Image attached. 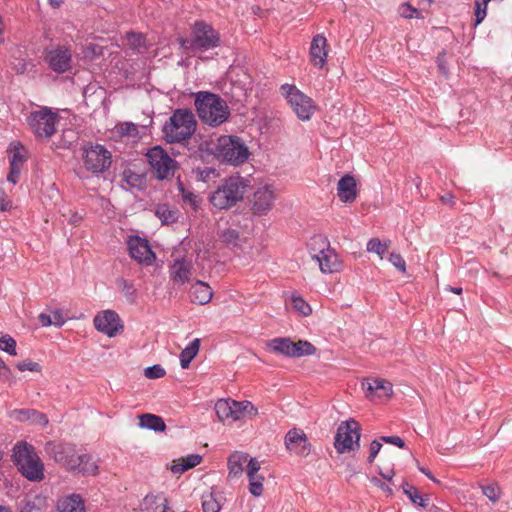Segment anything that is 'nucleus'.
I'll list each match as a JSON object with an SVG mask.
<instances>
[{
	"instance_id": "nucleus-26",
	"label": "nucleus",
	"mask_w": 512,
	"mask_h": 512,
	"mask_svg": "<svg viewBox=\"0 0 512 512\" xmlns=\"http://www.w3.org/2000/svg\"><path fill=\"white\" fill-rule=\"evenodd\" d=\"M201 460L202 457L199 454H190L187 457L174 460L171 466V471L174 474H182L200 464Z\"/></svg>"
},
{
	"instance_id": "nucleus-30",
	"label": "nucleus",
	"mask_w": 512,
	"mask_h": 512,
	"mask_svg": "<svg viewBox=\"0 0 512 512\" xmlns=\"http://www.w3.org/2000/svg\"><path fill=\"white\" fill-rule=\"evenodd\" d=\"M323 273H332L337 270V255L332 249L326 250L324 254L314 259Z\"/></svg>"
},
{
	"instance_id": "nucleus-21",
	"label": "nucleus",
	"mask_w": 512,
	"mask_h": 512,
	"mask_svg": "<svg viewBox=\"0 0 512 512\" xmlns=\"http://www.w3.org/2000/svg\"><path fill=\"white\" fill-rule=\"evenodd\" d=\"M352 420L342 422L336 432L334 447L339 454L349 452L352 449Z\"/></svg>"
},
{
	"instance_id": "nucleus-28",
	"label": "nucleus",
	"mask_w": 512,
	"mask_h": 512,
	"mask_svg": "<svg viewBox=\"0 0 512 512\" xmlns=\"http://www.w3.org/2000/svg\"><path fill=\"white\" fill-rule=\"evenodd\" d=\"M139 426L155 432H163L166 429V424L160 416L149 413L139 416Z\"/></svg>"
},
{
	"instance_id": "nucleus-14",
	"label": "nucleus",
	"mask_w": 512,
	"mask_h": 512,
	"mask_svg": "<svg viewBox=\"0 0 512 512\" xmlns=\"http://www.w3.org/2000/svg\"><path fill=\"white\" fill-rule=\"evenodd\" d=\"M130 256L140 264L151 265L155 253L151 250L148 240L139 236H130L127 241Z\"/></svg>"
},
{
	"instance_id": "nucleus-47",
	"label": "nucleus",
	"mask_w": 512,
	"mask_h": 512,
	"mask_svg": "<svg viewBox=\"0 0 512 512\" xmlns=\"http://www.w3.org/2000/svg\"><path fill=\"white\" fill-rule=\"evenodd\" d=\"M400 15L403 18L411 19V18H421V13L414 7H412L409 3H404L400 7Z\"/></svg>"
},
{
	"instance_id": "nucleus-48",
	"label": "nucleus",
	"mask_w": 512,
	"mask_h": 512,
	"mask_svg": "<svg viewBox=\"0 0 512 512\" xmlns=\"http://www.w3.org/2000/svg\"><path fill=\"white\" fill-rule=\"evenodd\" d=\"M144 375L148 379H158L165 375V370L162 366L157 364V365L147 367L144 371Z\"/></svg>"
},
{
	"instance_id": "nucleus-58",
	"label": "nucleus",
	"mask_w": 512,
	"mask_h": 512,
	"mask_svg": "<svg viewBox=\"0 0 512 512\" xmlns=\"http://www.w3.org/2000/svg\"><path fill=\"white\" fill-rule=\"evenodd\" d=\"M382 447V444L377 441V440H373L370 444V453H369V456H368V462L369 463H372L374 461V459L376 458L377 454L379 453L380 449Z\"/></svg>"
},
{
	"instance_id": "nucleus-5",
	"label": "nucleus",
	"mask_w": 512,
	"mask_h": 512,
	"mask_svg": "<svg viewBox=\"0 0 512 512\" xmlns=\"http://www.w3.org/2000/svg\"><path fill=\"white\" fill-rule=\"evenodd\" d=\"M247 183L239 176H231L223 181L209 197L210 203L217 209H228L242 201Z\"/></svg>"
},
{
	"instance_id": "nucleus-4",
	"label": "nucleus",
	"mask_w": 512,
	"mask_h": 512,
	"mask_svg": "<svg viewBox=\"0 0 512 512\" xmlns=\"http://www.w3.org/2000/svg\"><path fill=\"white\" fill-rule=\"evenodd\" d=\"M12 459L19 471L30 481L44 478V465L32 445L19 442L13 448Z\"/></svg>"
},
{
	"instance_id": "nucleus-17",
	"label": "nucleus",
	"mask_w": 512,
	"mask_h": 512,
	"mask_svg": "<svg viewBox=\"0 0 512 512\" xmlns=\"http://www.w3.org/2000/svg\"><path fill=\"white\" fill-rule=\"evenodd\" d=\"M275 200V192L272 186L265 185L259 187L253 198V212L258 215H265L271 210Z\"/></svg>"
},
{
	"instance_id": "nucleus-13",
	"label": "nucleus",
	"mask_w": 512,
	"mask_h": 512,
	"mask_svg": "<svg viewBox=\"0 0 512 512\" xmlns=\"http://www.w3.org/2000/svg\"><path fill=\"white\" fill-rule=\"evenodd\" d=\"M44 61L56 73H65L72 68V53L61 45L46 48Z\"/></svg>"
},
{
	"instance_id": "nucleus-44",
	"label": "nucleus",
	"mask_w": 512,
	"mask_h": 512,
	"mask_svg": "<svg viewBox=\"0 0 512 512\" xmlns=\"http://www.w3.org/2000/svg\"><path fill=\"white\" fill-rule=\"evenodd\" d=\"M292 305L293 308L298 311L303 316H308L311 314V307L310 305L301 297L299 296H293L292 299Z\"/></svg>"
},
{
	"instance_id": "nucleus-10",
	"label": "nucleus",
	"mask_w": 512,
	"mask_h": 512,
	"mask_svg": "<svg viewBox=\"0 0 512 512\" xmlns=\"http://www.w3.org/2000/svg\"><path fill=\"white\" fill-rule=\"evenodd\" d=\"M281 94L285 97L292 110L301 120H309L314 105L310 97L302 93L296 86L291 84H283L280 87Z\"/></svg>"
},
{
	"instance_id": "nucleus-9",
	"label": "nucleus",
	"mask_w": 512,
	"mask_h": 512,
	"mask_svg": "<svg viewBox=\"0 0 512 512\" xmlns=\"http://www.w3.org/2000/svg\"><path fill=\"white\" fill-rule=\"evenodd\" d=\"M215 412L220 421L233 420L237 421L246 415L255 416L258 409L249 401H234L220 399L215 404Z\"/></svg>"
},
{
	"instance_id": "nucleus-38",
	"label": "nucleus",
	"mask_w": 512,
	"mask_h": 512,
	"mask_svg": "<svg viewBox=\"0 0 512 512\" xmlns=\"http://www.w3.org/2000/svg\"><path fill=\"white\" fill-rule=\"evenodd\" d=\"M315 352L316 348L312 343L299 340L298 342H294L292 357L309 356L315 354Z\"/></svg>"
},
{
	"instance_id": "nucleus-3",
	"label": "nucleus",
	"mask_w": 512,
	"mask_h": 512,
	"mask_svg": "<svg viewBox=\"0 0 512 512\" xmlns=\"http://www.w3.org/2000/svg\"><path fill=\"white\" fill-rule=\"evenodd\" d=\"M197 122L190 109H176L164 124L162 132L168 143H182L195 133Z\"/></svg>"
},
{
	"instance_id": "nucleus-6",
	"label": "nucleus",
	"mask_w": 512,
	"mask_h": 512,
	"mask_svg": "<svg viewBox=\"0 0 512 512\" xmlns=\"http://www.w3.org/2000/svg\"><path fill=\"white\" fill-rule=\"evenodd\" d=\"M217 159L231 165H240L249 158L246 144L237 136L223 135L217 139L213 148Z\"/></svg>"
},
{
	"instance_id": "nucleus-12",
	"label": "nucleus",
	"mask_w": 512,
	"mask_h": 512,
	"mask_svg": "<svg viewBox=\"0 0 512 512\" xmlns=\"http://www.w3.org/2000/svg\"><path fill=\"white\" fill-rule=\"evenodd\" d=\"M219 33L204 22H196L189 48L205 51L219 46Z\"/></svg>"
},
{
	"instance_id": "nucleus-54",
	"label": "nucleus",
	"mask_w": 512,
	"mask_h": 512,
	"mask_svg": "<svg viewBox=\"0 0 512 512\" xmlns=\"http://www.w3.org/2000/svg\"><path fill=\"white\" fill-rule=\"evenodd\" d=\"M50 315L52 325L54 326L60 327L66 322V318L64 317L62 311L59 309L51 311Z\"/></svg>"
},
{
	"instance_id": "nucleus-39",
	"label": "nucleus",
	"mask_w": 512,
	"mask_h": 512,
	"mask_svg": "<svg viewBox=\"0 0 512 512\" xmlns=\"http://www.w3.org/2000/svg\"><path fill=\"white\" fill-rule=\"evenodd\" d=\"M123 181L129 188H141L144 182V178L130 169L124 170L122 174Z\"/></svg>"
},
{
	"instance_id": "nucleus-2",
	"label": "nucleus",
	"mask_w": 512,
	"mask_h": 512,
	"mask_svg": "<svg viewBox=\"0 0 512 512\" xmlns=\"http://www.w3.org/2000/svg\"><path fill=\"white\" fill-rule=\"evenodd\" d=\"M194 105L202 123L218 127L228 121L230 108L227 102L218 94L209 91H199L194 94Z\"/></svg>"
},
{
	"instance_id": "nucleus-57",
	"label": "nucleus",
	"mask_w": 512,
	"mask_h": 512,
	"mask_svg": "<svg viewBox=\"0 0 512 512\" xmlns=\"http://www.w3.org/2000/svg\"><path fill=\"white\" fill-rule=\"evenodd\" d=\"M21 168L22 167H19L16 165H14V166L10 165V171L7 175V181L12 184H16L20 177Z\"/></svg>"
},
{
	"instance_id": "nucleus-40",
	"label": "nucleus",
	"mask_w": 512,
	"mask_h": 512,
	"mask_svg": "<svg viewBox=\"0 0 512 512\" xmlns=\"http://www.w3.org/2000/svg\"><path fill=\"white\" fill-rule=\"evenodd\" d=\"M182 201L184 204L189 205L192 209L196 210L200 204V198L194 192L187 190L182 184L179 185Z\"/></svg>"
},
{
	"instance_id": "nucleus-19",
	"label": "nucleus",
	"mask_w": 512,
	"mask_h": 512,
	"mask_svg": "<svg viewBox=\"0 0 512 512\" xmlns=\"http://www.w3.org/2000/svg\"><path fill=\"white\" fill-rule=\"evenodd\" d=\"M286 448L297 455L306 456L310 452V444L306 434L300 430H289L285 436Z\"/></svg>"
},
{
	"instance_id": "nucleus-55",
	"label": "nucleus",
	"mask_w": 512,
	"mask_h": 512,
	"mask_svg": "<svg viewBox=\"0 0 512 512\" xmlns=\"http://www.w3.org/2000/svg\"><path fill=\"white\" fill-rule=\"evenodd\" d=\"M119 132L121 135L135 136L138 133V128L133 123H124L120 126Z\"/></svg>"
},
{
	"instance_id": "nucleus-43",
	"label": "nucleus",
	"mask_w": 512,
	"mask_h": 512,
	"mask_svg": "<svg viewBox=\"0 0 512 512\" xmlns=\"http://www.w3.org/2000/svg\"><path fill=\"white\" fill-rule=\"evenodd\" d=\"M221 240L228 246H238L239 232L235 229H226L220 235Z\"/></svg>"
},
{
	"instance_id": "nucleus-62",
	"label": "nucleus",
	"mask_w": 512,
	"mask_h": 512,
	"mask_svg": "<svg viewBox=\"0 0 512 512\" xmlns=\"http://www.w3.org/2000/svg\"><path fill=\"white\" fill-rule=\"evenodd\" d=\"M38 318H39V321L42 324V326H51L52 325L50 314L41 313Z\"/></svg>"
},
{
	"instance_id": "nucleus-11",
	"label": "nucleus",
	"mask_w": 512,
	"mask_h": 512,
	"mask_svg": "<svg viewBox=\"0 0 512 512\" xmlns=\"http://www.w3.org/2000/svg\"><path fill=\"white\" fill-rule=\"evenodd\" d=\"M147 158L158 179L163 180L174 176L177 162L163 148L160 146L151 148Z\"/></svg>"
},
{
	"instance_id": "nucleus-34",
	"label": "nucleus",
	"mask_w": 512,
	"mask_h": 512,
	"mask_svg": "<svg viewBox=\"0 0 512 512\" xmlns=\"http://www.w3.org/2000/svg\"><path fill=\"white\" fill-rule=\"evenodd\" d=\"M337 196L342 202L352 200V175L347 173L337 184Z\"/></svg>"
},
{
	"instance_id": "nucleus-16",
	"label": "nucleus",
	"mask_w": 512,
	"mask_h": 512,
	"mask_svg": "<svg viewBox=\"0 0 512 512\" xmlns=\"http://www.w3.org/2000/svg\"><path fill=\"white\" fill-rule=\"evenodd\" d=\"M95 328L109 337L115 336L123 328L118 314L112 310H106L94 318Z\"/></svg>"
},
{
	"instance_id": "nucleus-56",
	"label": "nucleus",
	"mask_w": 512,
	"mask_h": 512,
	"mask_svg": "<svg viewBox=\"0 0 512 512\" xmlns=\"http://www.w3.org/2000/svg\"><path fill=\"white\" fill-rule=\"evenodd\" d=\"M12 208V201L6 192L0 188V211H9Z\"/></svg>"
},
{
	"instance_id": "nucleus-25",
	"label": "nucleus",
	"mask_w": 512,
	"mask_h": 512,
	"mask_svg": "<svg viewBox=\"0 0 512 512\" xmlns=\"http://www.w3.org/2000/svg\"><path fill=\"white\" fill-rule=\"evenodd\" d=\"M223 495L220 491L212 490L202 496L203 512H219L222 507Z\"/></svg>"
},
{
	"instance_id": "nucleus-18",
	"label": "nucleus",
	"mask_w": 512,
	"mask_h": 512,
	"mask_svg": "<svg viewBox=\"0 0 512 512\" xmlns=\"http://www.w3.org/2000/svg\"><path fill=\"white\" fill-rule=\"evenodd\" d=\"M327 49V39L323 34H317L313 37L309 51L310 62L313 66L319 69L325 66L328 56Z\"/></svg>"
},
{
	"instance_id": "nucleus-7",
	"label": "nucleus",
	"mask_w": 512,
	"mask_h": 512,
	"mask_svg": "<svg viewBox=\"0 0 512 512\" xmlns=\"http://www.w3.org/2000/svg\"><path fill=\"white\" fill-rule=\"evenodd\" d=\"M59 116L48 107L32 111L27 117V123L37 138H50L56 132Z\"/></svg>"
},
{
	"instance_id": "nucleus-32",
	"label": "nucleus",
	"mask_w": 512,
	"mask_h": 512,
	"mask_svg": "<svg viewBox=\"0 0 512 512\" xmlns=\"http://www.w3.org/2000/svg\"><path fill=\"white\" fill-rule=\"evenodd\" d=\"M200 349V339H194L180 353V364L183 369H187L191 361L197 356Z\"/></svg>"
},
{
	"instance_id": "nucleus-31",
	"label": "nucleus",
	"mask_w": 512,
	"mask_h": 512,
	"mask_svg": "<svg viewBox=\"0 0 512 512\" xmlns=\"http://www.w3.org/2000/svg\"><path fill=\"white\" fill-rule=\"evenodd\" d=\"M308 248L311 257L314 260L318 258L320 254H324L326 250H329L330 245L327 238L322 235H315L310 239Z\"/></svg>"
},
{
	"instance_id": "nucleus-36",
	"label": "nucleus",
	"mask_w": 512,
	"mask_h": 512,
	"mask_svg": "<svg viewBox=\"0 0 512 512\" xmlns=\"http://www.w3.org/2000/svg\"><path fill=\"white\" fill-rule=\"evenodd\" d=\"M155 215L161 220L163 224H172L178 220L179 211L175 208H171L166 204H162L157 206Z\"/></svg>"
},
{
	"instance_id": "nucleus-15",
	"label": "nucleus",
	"mask_w": 512,
	"mask_h": 512,
	"mask_svg": "<svg viewBox=\"0 0 512 512\" xmlns=\"http://www.w3.org/2000/svg\"><path fill=\"white\" fill-rule=\"evenodd\" d=\"M362 389L368 399H387L392 393V384L383 379H363Z\"/></svg>"
},
{
	"instance_id": "nucleus-33",
	"label": "nucleus",
	"mask_w": 512,
	"mask_h": 512,
	"mask_svg": "<svg viewBox=\"0 0 512 512\" xmlns=\"http://www.w3.org/2000/svg\"><path fill=\"white\" fill-rule=\"evenodd\" d=\"M10 165L23 167L27 161V150L20 142H12L10 144Z\"/></svg>"
},
{
	"instance_id": "nucleus-53",
	"label": "nucleus",
	"mask_w": 512,
	"mask_h": 512,
	"mask_svg": "<svg viewBox=\"0 0 512 512\" xmlns=\"http://www.w3.org/2000/svg\"><path fill=\"white\" fill-rule=\"evenodd\" d=\"M216 175V170L211 167H205L197 170V177L199 180L204 182L209 181L213 176Z\"/></svg>"
},
{
	"instance_id": "nucleus-41",
	"label": "nucleus",
	"mask_w": 512,
	"mask_h": 512,
	"mask_svg": "<svg viewBox=\"0 0 512 512\" xmlns=\"http://www.w3.org/2000/svg\"><path fill=\"white\" fill-rule=\"evenodd\" d=\"M247 477L249 480V492L255 497L261 496L263 493L264 477L261 475H252Z\"/></svg>"
},
{
	"instance_id": "nucleus-59",
	"label": "nucleus",
	"mask_w": 512,
	"mask_h": 512,
	"mask_svg": "<svg viewBox=\"0 0 512 512\" xmlns=\"http://www.w3.org/2000/svg\"><path fill=\"white\" fill-rule=\"evenodd\" d=\"M382 440L386 443L396 445L399 448L405 447L404 441L398 436H383Z\"/></svg>"
},
{
	"instance_id": "nucleus-64",
	"label": "nucleus",
	"mask_w": 512,
	"mask_h": 512,
	"mask_svg": "<svg viewBox=\"0 0 512 512\" xmlns=\"http://www.w3.org/2000/svg\"><path fill=\"white\" fill-rule=\"evenodd\" d=\"M379 487L381 488V490H383L387 495H392L393 491H392V488L386 484V483H379Z\"/></svg>"
},
{
	"instance_id": "nucleus-37",
	"label": "nucleus",
	"mask_w": 512,
	"mask_h": 512,
	"mask_svg": "<svg viewBox=\"0 0 512 512\" xmlns=\"http://www.w3.org/2000/svg\"><path fill=\"white\" fill-rule=\"evenodd\" d=\"M116 284L123 296L126 298L127 302L134 304L137 299V289L135 288L133 282L124 278H119L117 279Z\"/></svg>"
},
{
	"instance_id": "nucleus-46",
	"label": "nucleus",
	"mask_w": 512,
	"mask_h": 512,
	"mask_svg": "<svg viewBox=\"0 0 512 512\" xmlns=\"http://www.w3.org/2000/svg\"><path fill=\"white\" fill-rule=\"evenodd\" d=\"M483 494L492 502H497L500 498V488L497 484L481 486Z\"/></svg>"
},
{
	"instance_id": "nucleus-20",
	"label": "nucleus",
	"mask_w": 512,
	"mask_h": 512,
	"mask_svg": "<svg viewBox=\"0 0 512 512\" xmlns=\"http://www.w3.org/2000/svg\"><path fill=\"white\" fill-rule=\"evenodd\" d=\"M192 275V262L186 258L175 259L170 266V278L178 285L188 282Z\"/></svg>"
},
{
	"instance_id": "nucleus-23",
	"label": "nucleus",
	"mask_w": 512,
	"mask_h": 512,
	"mask_svg": "<svg viewBox=\"0 0 512 512\" xmlns=\"http://www.w3.org/2000/svg\"><path fill=\"white\" fill-rule=\"evenodd\" d=\"M212 296L213 292L211 287L203 281L198 280L191 286L190 297L193 303L205 305L211 301Z\"/></svg>"
},
{
	"instance_id": "nucleus-61",
	"label": "nucleus",
	"mask_w": 512,
	"mask_h": 512,
	"mask_svg": "<svg viewBox=\"0 0 512 512\" xmlns=\"http://www.w3.org/2000/svg\"><path fill=\"white\" fill-rule=\"evenodd\" d=\"M0 377H2L4 380L12 379L11 369L6 364H3L0 368Z\"/></svg>"
},
{
	"instance_id": "nucleus-49",
	"label": "nucleus",
	"mask_w": 512,
	"mask_h": 512,
	"mask_svg": "<svg viewBox=\"0 0 512 512\" xmlns=\"http://www.w3.org/2000/svg\"><path fill=\"white\" fill-rule=\"evenodd\" d=\"M17 368L19 371H31V372H40L41 366L39 363L31 361V360H25L22 362L17 363Z\"/></svg>"
},
{
	"instance_id": "nucleus-52",
	"label": "nucleus",
	"mask_w": 512,
	"mask_h": 512,
	"mask_svg": "<svg viewBox=\"0 0 512 512\" xmlns=\"http://www.w3.org/2000/svg\"><path fill=\"white\" fill-rule=\"evenodd\" d=\"M246 465L247 476L259 475L260 463L256 458H248Z\"/></svg>"
},
{
	"instance_id": "nucleus-22",
	"label": "nucleus",
	"mask_w": 512,
	"mask_h": 512,
	"mask_svg": "<svg viewBox=\"0 0 512 512\" xmlns=\"http://www.w3.org/2000/svg\"><path fill=\"white\" fill-rule=\"evenodd\" d=\"M9 416L16 421H30L33 424L43 427H45L49 422L44 413L34 409H15L10 412Z\"/></svg>"
},
{
	"instance_id": "nucleus-8",
	"label": "nucleus",
	"mask_w": 512,
	"mask_h": 512,
	"mask_svg": "<svg viewBox=\"0 0 512 512\" xmlns=\"http://www.w3.org/2000/svg\"><path fill=\"white\" fill-rule=\"evenodd\" d=\"M83 165L93 174H102L107 171L112 163L111 152L103 145L90 144L83 147Z\"/></svg>"
},
{
	"instance_id": "nucleus-29",
	"label": "nucleus",
	"mask_w": 512,
	"mask_h": 512,
	"mask_svg": "<svg viewBox=\"0 0 512 512\" xmlns=\"http://www.w3.org/2000/svg\"><path fill=\"white\" fill-rule=\"evenodd\" d=\"M268 347L275 353L292 357L294 342L287 337L274 338L269 341Z\"/></svg>"
},
{
	"instance_id": "nucleus-35",
	"label": "nucleus",
	"mask_w": 512,
	"mask_h": 512,
	"mask_svg": "<svg viewBox=\"0 0 512 512\" xmlns=\"http://www.w3.org/2000/svg\"><path fill=\"white\" fill-rule=\"evenodd\" d=\"M402 490L403 493L408 496L412 503L423 508L428 506L429 497L427 495H420L417 489L414 486L410 485L408 482L404 481L402 483Z\"/></svg>"
},
{
	"instance_id": "nucleus-51",
	"label": "nucleus",
	"mask_w": 512,
	"mask_h": 512,
	"mask_svg": "<svg viewBox=\"0 0 512 512\" xmlns=\"http://www.w3.org/2000/svg\"><path fill=\"white\" fill-rule=\"evenodd\" d=\"M389 261L400 272L404 273L406 271V262H405L404 258L400 254L394 253V252L391 253L390 256H389Z\"/></svg>"
},
{
	"instance_id": "nucleus-24",
	"label": "nucleus",
	"mask_w": 512,
	"mask_h": 512,
	"mask_svg": "<svg viewBox=\"0 0 512 512\" xmlns=\"http://www.w3.org/2000/svg\"><path fill=\"white\" fill-rule=\"evenodd\" d=\"M58 512H84L83 499L78 494H71L65 498L58 500Z\"/></svg>"
},
{
	"instance_id": "nucleus-60",
	"label": "nucleus",
	"mask_w": 512,
	"mask_h": 512,
	"mask_svg": "<svg viewBox=\"0 0 512 512\" xmlns=\"http://www.w3.org/2000/svg\"><path fill=\"white\" fill-rule=\"evenodd\" d=\"M353 433H354V451H355L360 446L359 441H360V437H361L360 425L355 420H354V430H353Z\"/></svg>"
},
{
	"instance_id": "nucleus-42",
	"label": "nucleus",
	"mask_w": 512,
	"mask_h": 512,
	"mask_svg": "<svg viewBox=\"0 0 512 512\" xmlns=\"http://www.w3.org/2000/svg\"><path fill=\"white\" fill-rule=\"evenodd\" d=\"M390 242H381L378 238H372L367 243V251L379 255L381 258L388 249Z\"/></svg>"
},
{
	"instance_id": "nucleus-50",
	"label": "nucleus",
	"mask_w": 512,
	"mask_h": 512,
	"mask_svg": "<svg viewBox=\"0 0 512 512\" xmlns=\"http://www.w3.org/2000/svg\"><path fill=\"white\" fill-rule=\"evenodd\" d=\"M128 43L133 49H139L141 47H144L145 45V38L138 33H129L127 35Z\"/></svg>"
},
{
	"instance_id": "nucleus-1",
	"label": "nucleus",
	"mask_w": 512,
	"mask_h": 512,
	"mask_svg": "<svg viewBox=\"0 0 512 512\" xmlns=\"http://www.w3.org/2000/svg\"><path fill=\"white\" fill-rule=\"evenodd\" d=\"M45 452L68 471L88 475H96L98 473V466L95 462L91 461V456L79 454L73 444L47 442Z\"/></svg>"
},
{
	"instance_id": "nucleus-45",
	"label": "nucleus",
	"mask_w": 512,
	"mask_h": 512,
	"mask_svg": "<svg viewBox=\"0 0 512 512\" xmlns=\"http://www.w3.org/2000/svg\"><path fill=\"white\" fill-rule=\"evenodd\" d=\"M0 349L10 355H16V341L8 334L3 335L0 337Z\"/></svg>"
},
{
	"instance_id": "nucleus-63",
	"label": "nucleus",
	"mask_w": 512,
	"mask_h": 512,
	"mask_svg": "<svg viewBox=\"0 0 512 512\" xmlns=\"http://www.w3.org/2000/svg\"><path fill=\"white\" fill-rule=\"evenodd\" d=\"M419 470L426 475L429 479H431L433 482L439 484L440 482L431 474V472L424 467H419Z\"/></svg>"
},
{
	"instance_id": "nucleus-27",
	"label": "nucleus",
	"mask_w": 512,
	"mask_h": 512,
	"mask_svg": "<svg viewBox=\"0 0 512 512\" xmlns=\"http://www.w3.org/2000/svg\"><path fill=\"white\" fill-rule=\"evenodd\" d=\"M248 461V454L235 452L228 459L229 477H238L244 470Z\"/></svg>"
}]
</instances>
